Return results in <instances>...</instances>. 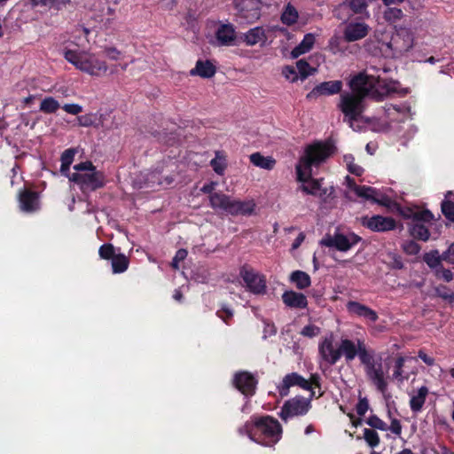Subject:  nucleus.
<instances>
[{
  "instance_id": "f257e3e1",
  "label": "nucleus",
  "mask_w": 454,
  "mask_h": 454,
  "mask_svg": "<svg viewBox=\"0 0 454 454\" xmlns=\"http://www.w3.org/2000/svg\"><path fill=\"white\" fill-rule=\"evenodd\" d=\"M241 435H247L254 442L273 447L282 438L283 428L279 421L270 415H253L239 428Z\"/></svg>"
},
{
  "instance_id": "f03ea898",
  "label": "nucleus",
  "mask_w": 454,
  "mask_h": 454,
  "mask_svg": "<svg viewBox=\"0 0 454 454\" xmlns=\"http://www.w3.org/2000/svg\"><path fill=\"white\" fill-rule=\"evenodd\" d=\"M64 58L80 71L91 76H101L108 70L106 61L99 59L95 54L88 51L66 50Z\"/></svg>"
},
{
  "instance_id": "7ed1b4c3",
  "label": "nucleus",
  "mask_w": 454,
  "mask_h": 454,
  "mask_svg": "<svg viewBox=\"0 0 454 454\" xmlns=\"http://www.w3.org/2000/svg\"><path fill=\"white\" fill-rule=\"evenodd\" d=\"M209 206L214 210H222L231 215H249L255 207L253 201H241L232 200L229 195L222 192H215L212 196H208Z\"/></svg>"
},
{
  "instance_id": "20e7f679",
  "label": "nucleus",
  "mask_w": 454,
  "mask_h": 454,
  "mask_svg": "<svg viewBox=\"0 0 454 454\" xmlns=\"http://www.w3.org/2000/svg\"><path fill=\"white\" fill-rule=\"evenodd\" d=\"M336 152V147L330 140L316 141L305 149V154L301 162L306 169L311 171L312 167H318Z\"/></svg>"
},
{
  "instance_id": "39448f33",
  "label": "nucleus",
  "mask_w": 454,
  "mask_h": 454,
  "mask_svg": "<svg viewBox=\"0 0 454 454\" xmlns=\"http://www.w3.org/2000/svg\"><path fill=\"white\" fill-rule=\"evenodd\" d=\"M236 20L241 25H251L262 16V0H233Z\"/></svg>"
},
{
  "instance_id": "423d86ee",
  "label": "nucleus",
  "mask_w": 454,
  "mask_h": 454,
  "mask_svg": "<svg viewBox=\"0 0 454 454\" xmlns=\"http://www.w3.org/2000/svg\"><path fill=\"white\" fill-rule=\"evenodd\" d=\"M311 398H306L302 395H295L286 400L278 413L280 419L286 422L294 417L306 415L311 409Z\"/></svg>"
},
{
  "instance_id": "0eeeda50",
  "label": "nucleus",
  "mask_w": 454,
  "mask_h": 454,
  "mask_svg": "<svg viewBox=\"0 0 454 454\" xmlns=\"http://www.w3.org/2000/svg\"><path fill=\"white\" fill-rule=\"evenodd\" d=\"M69 179L79 185L82 192L96 191L106 184L104 173L96 168L90 172L73 173Z\"/></svg>"
},
{
  "instance_id": "6e6552de",
  "label": "nucleus",
  "mask_w": 454,
  "mask_h": 454,
  "mask_svg": "<svg viewBox=\"0 0 454 454\" xmlns=\"http://www.w3.org/2000/svg\"><path fill=\"white\" fill-rule=\"evenodd\" d=\"M340 358L344 356L347 362L353 361L358 356L361 364L363 359H367L372 356L374 351L368 350L364 340L361 339L356 340V344L349 339H342L339 346Z\"/></svg>"
},
{
  "instance_id": "1a4fd4ad",
  "label": "nucleus",
  "mask_w": 454,
  "mask_h": 454,
  "mask_svg": "<svg viewBox=\"0 0 454 454\" xmlns=\"http://www.w3.org/2000/svg\"><path fill=\"white\" fill-rule=\"evenodd\" d=\"M239 276L247 288L254 294H264L267 291L266 278L254 270L250 265L245 264L239 269Z\"/></svg>"
},
{
  "instance_id": "9d476101",
  "label": "nucleus",
  "mask_w": 454,
  "mask_h": 454,
  "mask_svg": "<svg viewBox=\"0 0 454 454\" xmlns=\"http://www.w3.org/2000/svg\"><path fill=\"white\" fill-rule=\"evenodd\" d=\"M363 365L367 379L376 387L379 392L384 394L387 389V382L385 379L381 363H375L374 353L366 360L363 359Z\"/></svg>"
},
{
  "instance_id": "9b49d317",
  "label": "nucleus",
  "mask_w": 454,
  "mask_h": 454,
  "mask_svg": "<svg viewBox=\"0 0 454 454\" xmlns=\"http://www.w3.org/2000/svg\"><path fill=\"white\" fill-rule=\"evenodd\" d=\"M364 99L350 93L341 94L339 108L350 122L357 121L364 110Z\"/></svg>"
},
{
  "instance_id": "f8f14e48",
  "label": "nucleus",
  "mask_w": 454,
  "mask_h": 454,
  "mask_svg": "<svg viewBox=\"0 0 454 454\" xmlns=\"http://www.w3.org/2000/svg\"><path fill=\"white\" fill-rule=\"evenodd\" d=\"M362 238L354 232L348 235L335 233L333 236L327 235L321 239L320 244L326 247H335L340 252H347L359 243Z\"/></svg>"
},
{
  "instance_id": "ddd939ff",
  "label": "nucleus",
  "mask_w": 454,
  "mask_h": 454,
  "mask_svg": "<svg viewBox=\"0 0 454 454\" xmlns=\"http://www.w3.org/2000/svg\"><path fill=\"white\" fill-rule=\"evenodd\" d=\"M233 385L245 396L251 397L255 395L258 380L251 372L241 371L235 373Z\"/></svg>"
},
{
  "instance_id": "4468645a",
  "label": "nucleus",
  "mask_w": 454,
  "mask_h": 454,
  "mask_svg": "<svg viewBox=\"0 0 454 454\" xmlns=\"http://www.w3.org/2000/svg\"><path fill=\"white\" fill-rule=\"evenodd\" d=\"M343 82L340 80L323 82L316 85L306 96L309 100L316 99L322 96H333L342 90Z\"/></svg>"
},
{
  "instance_id": "2eb2a0df",
  "label": "nucleus",
  "mask_w": 454,
  "mask_h": 454,
  "mask_svg": "<svg viewBox=\"0 0 454 454\" xmlns=\"http://www.w3.org/2000/svg\"><path fill=\"white\" fill-rule=\"evenodd\" d=\"M20 208L26 213H34L40 209V194L38 192L24 188L19 192Z\"/></svg>"
},
{
  "instance_id": "dca6fc26",
  "label": "nucleus",
  "mask_w": 454,
  "mask_h": 454,
  "mask_svg": "<svg viewBox=\"0 0 454 454\" xmlns=\"http://www.w3.org/2000/svg\"><path fill=\"white\" fill-rule=\"evenodd\" d=\"M298 386L304 390H310V386L308 380L297 372H291L286 374L282 382L278 385L277 388L281 397L287 396L290 392V387Z\"/></svg>"
},
{
  "instance_id": "f3484780",
  "label": "nucleus",
  "mask_w": 454,
  "mask_h": 454,
  "mask_svg": "<svg viewBox=\"0 0 454 454\" xmlns=\"http://www.w3.org/2000/svg\"><path fill=\"white\" fill-rule=\"evenodd\" d=\"M363 225L372 231H388L395 228V221L389 216L375 215L370 218H364Z\"/></svg>"
},
{
  "instance_id": "a211bd4d",
  "label": "nucleus",
  "mask_w": 454,
  "mask_h": 454,
  "mask_svg": "<svg viewBox=\"0 0 454 454\" xmlns=\"http://www.w3.org/2000/svg\"><path fill=\"white\" fill-rule=\"evenodd\" d=\"M346 308L350 315L363 317L369 322L375 323L379 319L378 313L375 310L358 301H348Z\"/></svg>"
},
{
  "instance_id": "6ab92c4d",
  "label": "nucleus",
  "mask_w": 454,
  "mask_h": 454,
  "mask_svg": "<svg viewBox=\"0 0 454 454\" xmlns=\"http://www.w3.org/2000/svg\"><path fill=\"white\" fill-rule=\"evenodd\" d=\"M318 352L324 361L333 365L340 360L339 348H334L333 337L325 338L318 346Z\"/></svg>"
},
{
  "instance_id": "aec40b11",
  "label": "nucleus",
  "mask_w": 454,
  "mask_h": 454,
  "mask_svg": "<svg viewBox=\"0 0 454 454\" xmlns=\"http://www.w3.org/2000/svg\"><path fill=\"white\" fill-rule=\"evenodd\" d=\"M343 33L347 42L358 41L368 35L369 26L363 22H349Z\"/></svg>"
},
{
  "instance_id": "412c9836",
  "label": "nucleus",
  "mask_w": 454,
  "mask_h": 454,
  "mask_svg": "<svg viewBox=\"0 0 454 454\" xmlns=\"http://www.w3.org/2000/svg\"><path fill=\"white\" fill-rule=\"evenodd\" d=\"M353 95L366 98L370 94L368 87V77L363 73H359L351 78L348 83Z\"/></svg>"
},
{
  "instance_id": "4be33fe9",
  "label": "nucleus",
  "mask_w": 454,
  "mask_h": 454,
  "mask_svg": "<svg viewBox=\"0 0 454 454\" xmlns=\"http://www.w3.org/2000/svg\"><path fill=\"white\" fill-rule=\"evenodd\" d=\"M216 40L219 45L231 46L236 41V31L232 24H221L215 33Z\"/></svg>"
},
{
  "instance_id": "5701e85b",
  "label": "nucleus",
  "mask_w": 454,
  "mask_h": 454,
  "mask_svg": "<svg viewBox=\"0 0 454 454\" xmlns=\"http://www.w3.org/2000/svg\"><path fill=\"white\" fill-rule=\"evenodd\" d=\"M284 304L291 309H306L308 307L307 297L293 290L285 291L282 294Z\"/></svg>"
},
{
  "instance_id": "b1692460",
  "label": "nucleus",
  "mask_w": 454,
  "mask_h": 454,
  "mask_svg": "<svg viewBox=\"0 0 454 454\" xmlns=\"http://www.w3.org/2000/svg\"><path fill=\"white\" fill-rule=\"evenodd\" d=\"M241 39L247 46H254L257 43L264 45L268 37L263 27L258 26L244 33L241 35Z\"/></svg>"
},
{
  "instance_id": "393cba45",
  "label": "nucleus",
  "mask_w": 454,
  "mask_h": 454,
  "mask_svg": "<svg viewBox=\"0 0 454 454\" xmlns=\"http://www.w3.org/2000/svg\"><path fill=\"white\" fill-rule=\"evenodd\" d=\"M216 73L215 66L210 60H197L195 67L190 70V75L211 78Z\"/></svg>"
},
{
  "instance_id": "a878e982",
  "label": "nucleus",
  "mask_w": 454,
  "mask_h": 454,
  "mask_svg": "<svg viewBox=\"0 0 454 454\" xmlns=\"http://www.w3.org/2000/svg\"><path fill=\"white\" fill-rule=\"evenodd\" d=\"M415 360L412 356H398L395 360L394 370L392 374V380H396L399 383H403L408 380L410 374L405 372L404 364L406 361Z\"/></svg>"
},
{
  "instance_id": "bb28decb",
  "label": "nucleus",
  "mask_w": 454,
  "mask_h": 454,
  "mask_svg": "<svg viewBox=\"0 0 454 454\" xmlns=\"http://www.w3.org/2000/svg\"><path fill=\"white\" fill-rule=\"evenodd\" d=\"M315 41H316V39H315V35L313 34H311V33L306 34L304 35L303 39L301 40V42L292 50V51H291L292 58L297 59L301 55L309 52L313 48Z\"/></svg>"
},
{
  "instance_id": "cd10ccee",
  "label": "nucleus",
  "mask_w": 454,
  "mask_h": 454,
  "mask_svg": "<svg viewBox=\"0 0 454 454\" xmlns=\"http://www.w3.org/2000/svg\"><path fill=\"white\" fill-rule=\"evenodd\" d=\"M376 82L385 91L380 92L378 90H371L370 89V94L368 97L372 98L375 101H377V102L383 101L387 95H388L391 92L395 91V89L394 87L395 82L382 81V84H381L380 78H378Z\"/></svg>"
},
{
  "instance_id": "c85d7f7f",
  "label": "nucleus",
  "mask_w": 454,
  "mask_h": 454,
  "mask_svg": "<svg viewBox=\"0 0 454 454\" xmlns=\"http://www.w3.org/2000/svg\"><path fill=\"white\" fill-rule=\"evenodd\" d=\"M441 210L444 217L454 223V192L448 191L441 203Z\"/></svg>"
},
{
  "instance_id": "c756f323",
  "label": "nucleus",
  "mask_w": 454,
  "mask_h": 454,
  "mask_svg": "<svg viewBox=\"0 0 454 454\" xmlns=\"http://www.w3.org/2000/svg\"><path fill=\"white\" fill-rule=\"evenodd\" d=\"M249 158L252 164L266 170L273 169L276 165V160L273 157L263 156L260 153H254Z\"/></svg>"
},
{
  "instance_id": "7c9ffc66",
  "label": "nucleus",
  "mask_w": 454,
  "mask_h": 454,
  "mask_svg": "<svg viewBox=\"0 0 454 454\" xmlns=\"http://www.w3.org/2000/svg\"><path fill=\"white\" fill-rule=\"evenodd\" d=\"M290 282L295 285L297 289L303 290L310 286L311 278L309 275L302 270H294L289 277Z\"/></svg>"
},
{
  "instance_id": "2f4dec72",
  "label": "nucleus",
  "mask_w": 454,
  "mask_h": 454,
  "mask_svg": "<svg viewBox=\"0 0 454 454\" xmlns=\"http://www.w3.org/2000/svg\"><path fill=\"white\" fill-rule=\"evenodd\" d=\"M409 231L411 235L416 239L427 241L430 238L428 227L421 223L413 222L411 220Z\"/></svg>"
},
{
  "instance_id": "473e14b6",
  "label": "nucleus",
  "mask_w": 454,
  "mask_h": 454,
  "mask_svg": "<svg viewBox=\"0 0 454 454\" xmlns=\"http://www.w3.org/2000/svg\"><path fill=\"white\" fill-rule=\"evenodd\" d=\"M427 394V387L422 386L419 388L418 394L416 395L411 396L410 400V407L413 412H419L421 411L426 402Z\"/></svg>"
},
{
  "instance_id": "72a5a7b5",
  "label": "nucleus",
  "mask_w": 454,
  "mask_h": 454,
  "mask_svg": "<svg viewBox=\"0 0 454 454\" xmlns=\"http://www.w3.org/2000/svg\"><path fill=\"white\" fill-rule=\"evenodd\" d=\"M346 43L345 37L342 38L339 35H333L328 42L327 49L333 54H344L348 49Z\"/></svg>"
},
{
  "instance_id": "f704fd0d",
  "label": "nucleus",
  "mask_w": 454,
  "mask_h": 454,
  "mask_svg": "<svg viewBox=\"0 0 454 454\" xmlns=\"http://www.w3.org/2000/svg\"><path fill=\"white\" fill-rule=\"evenodd\" d=\"M442 257V254H440L439 251L434 249L425 253L423 255V261L431 270L434 271L436 269L442 265V262L443 259Z\"/></svg>"
},
{
  "instance_id": "c9c22d12",
  "label": "nucleus",
  "mask_w": 454,
  "mask_h": 454,
  "mask_svg": "<svg viewBox=\"0 0 454 454\" xmlns=\"http://www.w3.org/2000/svg\"><path fill=\"white\" fill-rule=\"evenodd\" d=\"M29 2L33 7L41 6L59 11L69 3V0H29Z\"/></svg>"
},
{
  "instance_id": "e433bc0d",
  "label": "nucleus",
  "mask_w": 454,
  "mask_h": 454,
  "mask_svg": "<svg viewBox=\"0 0 454 454\" xmlns=\"http://www.w3.org/2000/svg\"><path fill=\"white\" fill-rule=\"evenodd\" d=\"M129 265V258L123 254H117L112 259V270L114 274H120L126 271Z\"/></svg>"
},
{
  "instance_id": "4c0bfd02",
  "label": "nucleus",
  "mask_w": 454,
  "mask_h": 454,
  "mask_svg": "<svg viewBox=\"0 0 454 454\" xmlns=\"http://www.w3.org/2000/svg\"><path fill=\"white\" fill-rule=\"evenodd\" d=\"M210 166L217 175L223 176L227 168L225 155L222 152H215V157L210 160Z\"/></svg>"
},
{
  "instance_id": "58836bf2",
  "label": "nucleus",
  "mask_w": 454,
  "mask_h": 454,
  "mask_svg": "<svg viewBox=\"0 0 454 454\" xmlns=\"http://www.w3.org/2000/svg\"><path fill=\"white\" fill-rule=\"evenodd\" d=\"M60 108V105L53 97L44 98L40 104L39 110L46 114H55Z\"/></svg>"
},
{
  "instance_id": "ea45409f",
  "label": "nucleus",
  "mask_w": 454,
  "mask_h": 454,
  "mask_svg": "<svg viewBox=\"0 0 454 454\" xmlns=\"http://www.w3.org/2000/svg\"><path fill=\"white\" fill-rule=\"evenodd\" d=\"M355 193L360 198L373 202L375 195H379V191L372 186L355 185Z\"/></svg>"
},
{
  "instance_id": "a19ab883",
  "label": "nucleus",
  "mask_w": 454,
  "mask_h": 454,
  "mask_svg": "<svg viewBox=\"0 0 454 454\" xmlns=\"http://www.w3.org/2000/svg\"><path fill=\"white\" fill-rule=\"evenodd\" d=\"M298 17L297 10L288 4L281 15V21L285 25L291 26L297 22Z\"/></svg>"
},
{
  "instance_id": "79ce46f5",
  "label": "nucleus",
  "mask_w": 454,
  "mask_h": 454,
  "mask_svg": "<svg viewBox=\"0 0 454 454\" xmlns=\"http://www.w3.org/2000/svg\"><path fill=\"white\" fill-rule=\"evenodd\" d=\"M343 4H347L356 14H362L366 12L368 0H345Z\"/></svg>"
},
{
  "instance_id": "37998d69",
  "label": "nucleus",
  "mask_w": 454,
  "mask_h": 454,
  "mask_svg": "<svg viewBox=\"0 0 454 454\" xmlns=\"http://www.w3.org/2000/svg\"><path fill=\"white\" fill-rule=\"evenodd\" d=\"M364 439L371 448L377 447L380 442L379 434L371 428L364 429Z\"/></svg>"
},
{
  "instance_id": "c03bdc74",
  "label": "nucleus",
  "mask_w": 454,
  "mask_h": 454,
  "mask_svg": "<svg viewBox=\"0 0 454 454\" xmlns=\"http://www.w3.org/2000/svg\"><path fill=\"white\" fill-rule=\"evenodd\" d=\"M403 17V12L396 7H388L384 12V19L389 23H395Z\"/></svg>"
},
{
  "instance_id": "a18cd8bd",
  "label": "nucleus",
  "mask_w": 454,
  "mask_h": 454,
  "mask_svg": "<svg viewBox=\"0 0 454 454\" xmlns=\"http://www.w3.org/2000/svg\"><path fill=\"white\" fill-rule=\"evenodd\" d=\"M436 296L447 301L450 303L454 301V292H452L447 286L439 285L434 288Z\"/></svg>"
},
{
  "instance_id": "49530a36",
  "label": "nucleus",
  "mask_w": 454,
  "mask_h": 454,
  "mask_svg": "<svg viewBox=\"0 0 454 454\" xmlns=\"http://www.w3.org/2000/svg\"><path fill=\"white\" fill-rule=\"evenodd\" d=\"M413 222L421 223L423 224L430 223L434 220V215L431 211L425 209L414 212L411 216Z\"/></svg>"
},
{
  "instance_id": "de8ad7c7",
  "label": "nucleus",
  "mask_w": 454,
  "mask_h": 454,
  "mask_svg": "<svg viewBox=\"0 0 454 454\" xmlns=\"http://www.w3.org/2000/svg\"><path fill=\"white\" fill-rule=\"evenodd\" d=\"M99 257L103 260H112L115 255V247L111 243H105L98 249Z\"/></svg>"
},
{
  "instance_id": "09e8293b",
  "label": "nucleus",
  "mask_w": 454,
  "mask_h": 454,
  "mask_svg": "<svg viewBox=\"0 0 454 454\" xmlns=\"http://www.w3.org/2000/svg\"><path fill=\"white\" fill-rule=\"evenodd\" d=\"M296 68L301 80H305L309 75L312 74V71H314L309 62L305 59L298 60L296 62Z\"/></svg>"
},
{
  "instance_id": "8fccbe9b",
  "label": "nucleus",
  "mask_w": 454,
  "mask_h": 454,
  "mask_svg": "<svg viewBox=\"0 0 454 454\" xmlns=\"http://www.w3.org/2000/svg\"><path fill=\"white\" fill-rule=\"evenodd\" d=\"M299 190L306 194L317 195L320 190V181L317 179H311L309 184H301Z\"/></svg>"
},
{
  "instance_id": "3c124183",
  "label": "nucleus",
  "mask_w": 454,
  "mask_h": 454,
  "mask_svg": "<svg viewBox=\"0 0 454 454\" xmlns=\"http://www.w3.org/2000/svg\"><path fill=\"white\" fill-rule=\"evenodd\" d=\"M366 423L368 426L374 429H379L381 431H387V425L386 422H384L381 419H380L377 415L373 414L371 415L367 420Z\"/></svg>"
},
{
  "instance_id": "603ef678",
  "label": "nucleus",
  "mask_w": 454,
  "mask_h": 454,
  "mask_svg": "<svg viewBox=\"0 0 454 454\" xmlns=\"http://www.w3.org/2000/svg\"><path fill=\"white\" fill-rule=\"evenodd\" d=\"M387 257L389 259L388 266L394 270H402L404 267L403 258L396 253H388Z\"/></svg>"
},
{
  "instance_id": "864d4df0",
  "label": "nucleus",
  "mask_w": 454,
  "mask_h": 454,
  "mask_svg": "<svg viewBox=\"0 0 454 454\" xmlns=\"http://www.w3.org/2000/svg\"><path fill=\"white\" fill-rule=\"evenodd\" d=\"M434 274L437 279H442L449 283L453 279V273L450 270L445 269L443 265L439 267L434 271Z\"/></svg>"
},
{
  "instance_id": "5fc2aeb1",
  "label": "nucleus",
  "mask_w": 454,
  "mask_h": 454,
  "mask_svg": "<svg viewBox=\"0 0 454 454\" xmlns=\"http://www.w3.org/2000/svg\"><path fill=\"white\" fill-rule=\"evenodd\" d=\"M403 252L410 255H416L419 253L421 247L414 240H409L403 244Z\"/></svg>"
},
{
  "instance_id": "6e6d98bb",
  "label": "nucleus",
  "mask_w": 454,
  "mask_h": 454,
  "mask_svg": "<svg viewBox=\"0 0 454 454\" xmlns=\"http://www.w3.org/2000/svg\"><path fill=\"white\" fill-rule=\"evenodd\" d=\"M345 161L347 162L348 165V170L351 174L357 176H362V174L364 173L363 168L354 162V158L351 155L345 156Z\"/></svg>"
},
{
  "instance_id": "4d7b16f0",
  "label": "nucleus",
  "mask_w": 454,
  "mask_h": 454,
  "mask_svg": "<svg viewBox=\"0 0 454 454\" xmlns=\"http://www.w3.org/2000/svg\"><path fill=\"white\" fill-rule=\"evenodd\" d=\"M216 315L225 324L230 325V321L233 317V310L226 306H223L220 309L217 310Z\"/></svg>"
},
{
  "instance_id": "13d9d810",
  "label": "nucleus",
  "mask_w": 454,
  "mask_h": 454,
  "mask_svg": "<svg viewBox=\"0 0 454 454\" xmlns=\"http://www.w3.org/2000/svg\"><path fill=\"white\" fill-rule=\"evenodd\" d=\"M320 333V328L315 325H305L301 331V334L304 337L313 338L317 336Z\"/></svg>"
},
{
  "instance_id": "bf43d9fd",
  "label": "nucleus",
  "mask_w": 454,
  "mask_h": 454,
  "mask_svg": "<svg viewBox=\"0 0 454 454\" xmlns=\"http://www.w3.org/2000/svg\"><path fill=\"white\" fill-rule=\"evenodd\" d=\"M187 254H188L187 250H185L184 248L178 249L172 260V262H171L172 268L175 270H178L180 262L184 261L187 257Z\"/></svg>"
},
{
  "instance_id": "052dcab7",
  "label": "nucleus",
  "mask_w": 454,
  "mask_h": 454,
  "mask_svg": "<svg viewBox=\"0 0 454 454\" xmlns=\"http://www.w3.org/2000/svg\"><path fill=\"white\" fill-rule=\"evenodd\" d=\"M369 408H370V406H369V401H368L367 397L359 396L358 402L356 405V413L359 416H364L367 412Z\"/></svg>"
},
{
  "instance_id": "680f3d73",
  "label": "nucleus",
  "mask_w": 454,
  "mask_h": 454,
  "mask_svg": "<svg viewBox=\"0 0 454 454\" xmlns=\"http://www.w3.org/2000/svg\"><path fill=\"white\" fill-rule=\"evenodd\" d=\"M96 167L93 165L91 161H83L80 162L74 166V169L76 170L75 173H84L90 172L91 170H95Z\"/></svg>"
},
{
  "instance_id": "e2e57ef3",
  "label": "nucleus",
  "mask_w": 454,
  "mask_h": 454,
  "mask_svg": "<svg viewBox=\"0 0 454 454\" xmlns=\"http://www.w3.org/2000/svg\"><path fill=\"white\" fill-rule=\"evenodd\" d=\"M62 109L67 114L78 115L82 112V106L78 104H65Z\"/></svg>"
},
{
  "instance_id": "0e129e2a",
  "label": "nucleus",
  "mask_w": 454,
  "mask_h": 454,
  "mask_svg": "<svg viewBox=\"0 0 454 454\" xmlns=\"http://www.w3.org/2000/svg\"><path fill=\"white\" fill-rule=\"evenodd\" d=\"M104 51L106 56L111 60H118L121 55V52L115 47H106Z\"/></svg>"
},
{
  "instance_id": "69168bd1",
  "label": "nucleus",
  "mask_w": 454,
  "mask_h": 454,
  "mask_svg": "<svg viewBox=\"0 0 454 454\" xmlns=\"http://www.w3.org/2000/svg\"><path fill=\"white\" fill-rule=\"evenodd\" d=\"M442 258L446 262L454 264V242L450 244L448 249L442 253Z\"/></svg>"
},
{
  "instance_id": "338daca9",
  "label": "nucleus",
  "mask_w": 454,
  "mask_h": 454,
  "mask_svg": "<svg viewBox=\"0 0 454 454\" xmlns=\"http://www.w3.org/2000/svg\"><path fill=\"white\" fill-rule=\"evenodd\" d=\"M283 74L288 80L292 82H295L298 79V73L294 67L286 66L283 69Z\"/></svg>"
},
{
  "instance_id": "774afa93",
  "label": "nucleus",
  "mask_w": 454,
  "mask_h": 454,
  "mask_svg": "<svg viewBox=\"0 0 454 454\" xmlns=\"http://www.w3.org/2000/svg\"><path fill=\"white\" fill-rule=\"evenodd\" d=\"M77 119L79 125L82 127H90L93 125V115L90 114L80 115Z\"/></svg>"
}]
</instances>
